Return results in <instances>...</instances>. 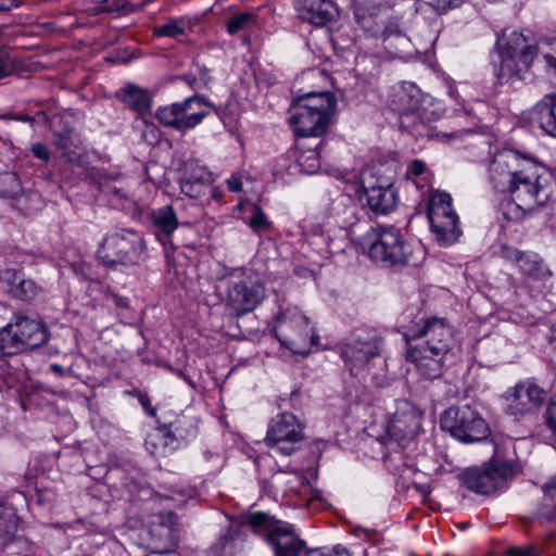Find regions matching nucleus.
I'll use <instances>...</instances> for the list:
<instances>
[{
  "mask_svg": "<svg viewBox=\"0 0 556 556\" xmlns=\"http://www.w3.org/2000/svg\"><path fill=\"white\" fill-rule=\"evenodd\" d=\"M490 179L500 192H507V218H520L525 213L542 206L549 200L552 190L543 169L511 150L495 154L490 165Z\"/></svg>",
  "mask_w": 556,
  "mask_h": 556,
  "instance_id": "obj_1",
  "label": "nucleus"
},
{
  "mask_svg": "<svg viewBox=\"0 0 556 556\" xmlns=\"http://www.w3.org/2000/svg\"><path fill=\"white\" fill-rule=\"evenodd\" d=\"M454 331L446 319L428 317L407 328L406 359L414 363L419 374L430 380L442 375L445 356L451 351Z\"/></svg>",
  "mask_w": 556,
  "mask_h": 556,
  "instance_id": "obj_2",
  "label": "nucleus"
},
{
  "mask_svg": "<svg viewBox=\"0 0 556 556\" xmlns=\"http://www.w3.org/2000/svg\"><path fill=\"white\" fill-rule=\"evenodd\" d=\"M357 24L374 37H380L392 58H410L415 50L410 39L400 29L396 21L387 20L376 0H354Z\"/></svg>",
  "mask_w": 556,
  "mask_h": 556,
  "instance_id": "obj_3",
  "label": "nucleus"
},
{
  "mask_svg": "<svg viewBox=\"0 0 556 556\" xmlns=\"http://www.w3.org/2000/svg\"><path fill=\"white\" fill-rule=\"evenodd\" d=\"M498 64L495 74L501 84L521 78L534 58L536 48L519 31L504 34L497 41Z\"/></svg>",
  "mask_w": 556,
  "mask_h": 556,
  "instance_id": "obj_4",
  "label": "nucleus"
},
{
  "mask_svg": "<svg viewBox=\"0 0 556 556\" xmlns=\"http://www.w3.org/2000/svg\"><path fill=\"white\" fill-rule=\"evenodd\" d=\"M368 255L383 267L415 266L420 261L421 249H415L401 230L388 227L382 228L370 243Z\"/></svg>",
  "mask_w": 556,
  "mask_h": 556,
  "instance_id": "obj_5",
  "label": "nucleus"
},
{
  "mask_svg": "<svg viewBox=\"0 0 556 556\" xmlns=\"http://www.w3.org/2000/svg\"><path fill=\"white\" fill-rule=\"evenodd\" d=\"M49 340L47 326L22 314H15L12 321L0 330V353L14 355L35 350Z\"/></svg>",
  "mask_w": 556,
  "mask_h": 556,
  "instance_id": "obj_6",
  "label": "nucleus"
},
{
  "mask_svg": "<svg viewBox=\"0 0 556 556\" xmlns=\"http://www.w3.org/2000/svg\"><path fill=\"white\" fill-rule=\"evenodd\" d=\"M251 526L264 533L275 556H300L305 549L306 543L292 523L277 520L264 513H255L251 516Z\"/></svg>",
  "mask_w": 556,
  "mask_h": 556,
  "instance_id": "obj_7",
  "label": "nucleus"
},
{
  "mask_svg": "<svg viewBox=\"0 0 556 556\" xmlns=\"http://www.w3.org/2000/svg\"><path fill=\"white\" fill-rule=\"evenodd\" d=\"M275 333L282 345L295 354L307 355L315 344L308 318L296 307H289L277 318Z\"/></svg>",
  "mask_w": 556,
  "mask_h": 556,
  "instance_id": "obj_8",
  "label": "nucleus"
},
{
  "mask_svg": "<svg viewBox=\"0 0 556 556\" xmlns=\"http://www.w3.org/2000/svg\"><path fill=\"white\" fill-rule=\"evenodd\" d=\"M144 242L142 238L128 230L115 232L105 237L98 254L109 267L117 265L131 266L143 258Z\"/></svg>",
  "mask_w": 556,
  "mask_h": 556,
  "instance_id": "obj_9",
  "label": "nucleus"
},
{
  "mask_svg": "<svg viewBox=\"0 0 556 556\" xmlns=\"http://www.w3.org/2000/svg\"><path fill=\"white\" fill-rule=\"evenodd\" d=\"M213 109L214 106L203 97L193 96L160 108L156 111V118L164 126L185 132L201 124Z\"/></svg>",
  "mask_w": 556,
  "mask_h": 556,
  "instance_id": "obj_10",
  "label": "nucleus"
},
{
  "mask_svg": "<svg viewBox=\"0 0 556 556\" xmlns=\"http://www.w3.org/2000/svg\"><path fill=\"white\" fill-rule=\"evenodd\" d=\"M441 428L467 443L482 441L490 434L485 420L468 405L447 408L441 416Z\"/></svg>",
  "mask_w": 556,
  "mask_h": 556,
  "instance_id": "obj_11",
  "label": "nucleus"
},
{
  "mask_svg": "<svg viewBox=\"0 0 556 556\" xmlns=\"http://www.w3.org/2000/svg\"><path fill=\"white\" fill-rule=\"evenodd\" d=\"M428 217L439 244L450 245L460 236L458 216L452 207L448 193L437 191L431 195Z\"/></svg>",
  "mask_w": 556,
  "mask_h": 556,
  "instance_id": "obj_12",
  "label": "nucleus"
},
{
  "mask_svg": "<svg viewBox=\"0 0 556 556\" xmlns=\"http://www.w3.org/2000/svg\"><path fill=\"white\" fill-rule=\"evenodd\" d=\"M304 428L291 413L278 414L271 419L265 443L282 455H292L304 441Z\"/></svg>",
  "mask_w": 556,
  "mask_h": 556,
  "instance_id": "obj_13",
  "label": "nucleus"
},
{
  "mask_svg": "<svg viewBox=\"0 0 556 556\" xmlns=\"http://www.w3.org/2000/svg\"><path fill=\"white\" fill-rule=\"evenodd\" d=\"M510 473V468L500 462L471 467L460 476L463 484L478 494H491L500 489Z\"/></svg>",
  "mask_w": 556,
  "mask_h": 556,
  "instance_id": "obj_14",
  "label": "nucleus"
},
{
  "mask_svg": "<svg viewBox=\"0 0 556 556\" xmlns=\"http://www.w3.org/2000/svg\"><path fill=\"white\" fill-rule=\"evenodd\" d=\"M264 298V287L258 279L243 275L228 290L227 305L231 314L240 316L253 311Z\"/></svg>",
  "mask_w": 556,
  "mask_h": 556,
  "instance_id": "obj_15",
  "label": "nucleus"
},
{
  "mask_svg": "<svg viewBox=\"0 0 556 556\" xmlns=\"http://www.w3.org/2000/svg\"><path fill=\"white\" fill-rule=\"evenodd\" d=\"M340 354L352 375L379 354V341L372 334H354L340 345Z\"/></svg>",
  "mask_w": 556,
  "mask_h": 556,
  "instance_id": "obj_16",
  "label": "nucleus"
},
{
  "mask_svg": "<svg viewBox=\"0 0 556 556\" xmlns=\"http://www.w3.org/2000/svg\"><path fill=\"white\" fill-rule=\"evenodd\" d=\"M363 188L366 193L367 204L377 214H388L394 210L397 203V192L390 177L364 178Z\"/></svg>",
  "mask_w": 556,
  "mask_h": 556,
  "instance_id": "obj_17",
  "label": "nucleus"
},
{
  "mask_svg": "<svg viewBox=\"0 0 556 556\" xmlns=\"http://www.w3.org/2000/svg\"><path fill=\"white\" fill-rule=\"evenodd\" d=\"M420 413L408 402H402L388 425V434L400 445H404L419 431Z\"/></svg>",
  "mask_w": 556,
  "mask_h": 556,
  "instance_id": "obj_18",
  "label": "nucleus"
},
{
  "mask_svg": "<svg viewBox=\"0 0 556 556\" xmlns=\"http://www.w3.org/2000/svg\"><path fill=\"white\" fill-rule=\"evenodd\" d=\"M294 132L301 137H318L324 135L329 126L330 117L294 102L289 118Z\"/></svg>",
  "mask_w": 556,
  "mask_h": 556,
  "instance_id": "obj_19",
  "label": "nucleus"
},
{
  "mask_svg": "<svg viewBox=\"0 0 556 556\" xmlns=\"http://www.w3.org/2000/svg\"><path fill=\"white\" fill-rule=\"evenodd\" d=\"M503 257L516 264L523 276L534 281H546L553 273L535 253L523 252L516 248L503 245Z\"/></svg>",
  "mask_w": 556,
  "mask_h": 556,
  "instance_id": "obj_20",
  "label": "nucleus"
},
{
  "mask_svg": "<svg viewBox=\"0 0 556 556\" xmlns=\"http://www.w3.org/2000/svg\"><path fill=\"white\" fill-rule=\"evenodd\" d=\"M544 391L532 382L518 383L507 396L508 410L522 416L538 409L544 401Z\"/></svg>",
  "mask_w": 556,
  "mask_h": 556,
  "instance_id": "obj_21",
  "label": "nucleus"
},
{
  "mask_svg": "<svg viewBox=\"0 0 556 556\" xmlns=\"http://www.w3.org/2000/svg\"><path fill=\"white\" fill-rule=\"evenodd\" d=\"M298 17L315 26H325L338 15V8L332 0H294Z\"/></svg>",
  "mask_w": 556,
  "mask_h": 556,
  "instance_id": "obj_22",
  "label": "nucleus"
},
{
  "mask_svg": "<svg viewBox=\"0 0 556 556\" xmlns=\"http://www.w3.org/2000/svg\"><path fill=\"white\" fill-rule=\"evenodd\" d=\"M392 109L402 115L419 113L421 109V91L412 83H402L392 88Z\"/></svg>",
  "mask_w": 556,
  "mask_h": 556,
  "instance_id": "obj_23",
  "label": "nucleus"
},
{
  "mask_svg": "<svg viewBox=\"0 0 556 556\" xmlns=\"http://www.w3.org/2000/svg\"><path fill=\"white\" fill-rule=\"evenodd\" d=\"M176 516L173 514L168 515V521L170 525H166L163 521L154 525L149 530L150 541L148 543L149 548L157 554H168L178 545V533L175 529Z\"/></svg>",
  "mask_w": 556,
  "mask_h": 556,
  "instance_id": "obj_24",
  "label": "nucleus"
},
{
  "mask_svg": "<svg viewBox=\"0 0 556 556\" xmlns=\"http://www.w3.org/2000/svg\"><path fill=\"white\" fill-rule=\"evenodd\" d=\"M179 442L173 430L166 426L151 430L146 439V447L150 454L156 457L166 456L178 448Z\"/></svg>",
  "mask_w": 556,
  "mask_h": 556,
  "instance_id": "obj_25",
  "label": "nucleus"
},
{
  "mask_svg": "<svg viewBox=\"0 0 556 556\" xmlns=\"http://www.w3.org/2000/svg\"><path fill=\"white\" fill-rule=\"evenodd\" d=\"M295 102L313 112L323 113L330 118L337 109V99L333 93L328 91L308 92L300 96Z\"/></svg>",
  "mask_w": 556,
  "mask_h": 556,
  "instance_id": "obj_26",
  "label": "nucleus"
},
{
  "mask_svg": "<svg viewBox=\"0 0 556 556\" xmlns=\"http://www.w3.org/2000/svg\"><path fill=\"white\" fill-rule=\"evenodd\" d=\"M18 528V517L15 509L0 503V548L13 542Z\"/></svg>",
  "mask_w": 556,
  "mask_h": 556,
  "instance_id": "obj_27",
  "label": "nucleus"
},
{
  "mask_svg": "<svg viewBox=\"0 0 556 556\" xmlns=\"http://www.w3.org/2000/svg\"><path fill=\"white\" fill-rule=\"evenodd\" d=\"M538 122L548 135L556 137V93L546 96L536 105Z\"/></svg>",
  "mask_w": 556,
  "mask_h": 556,
  "instance_id": "obj_28",
  "label": "nucleus"
},
{
  "mask_svg": "<svg viewBox=\"0 0 556 556\" xmlns=\"http://www.w3.org/2000/svg\"><path fill=\"white\" fill-rule=\"evenodd\" d=\"M122 92V101L139 114H146L151 109L149 92L135 85H127Z\"/></svg>",
  "mask_w": 556,
  "mask_h": 556,
  "instance_id": "obj_29",
  "label": "nucleus"
},
{
  "mask_svg": "<svg viewBox=\"0 0 556 556\" xmlns=\"http://www.w3.org/2000/svg\"><path fill=\"white\" fill-rule=\"evenodd\" d=\"M153 225L165 236H170L178 226V219L170 205L155 210L152 213Z\"/></svg>",
  "mask_w": 556,
  "mask_h": 556,
  "instance_id": "obj_30",
  "label": "nucleus"
},
{
  "mask_svg": "<svg viewBox=\"0 0 556 556\" xmlns=\"http://www.w3.org/2000/svg\"><path fill=\"white\" fill-rule=\"evenodd\" d=\"M296 160L304 173L314 174L320 168V150L318 147L302 149Z\"/></svg>",
  "mask_w": 556,
  "mask_h": 556,
  "instance_id": "obj_31",
  "label": "nucleus"
},
{
  "mask_svg": "<svg viewBox=\"0 0 556 556\" xmlns=\"http://www.w3.org/2000/svg\"><path fill=\"white\" fill-rule=\"evenodd\" d=\"M256 23V17L250 12H240L233 14L227 21V30L230 35L248 29Z\"/></svg>",
  "mask_w": 556,
  "mask_h": 556,
  "instance_id": "obj_32",
  "label": "nucleus"
},
{
  "mask_svg": "<svg viewBox=\"0 0 556 556\" xmlns=\"http://www.w3.org/2000/svg\"><path fill=\"white\" fill-rule=\"evenodd\" d=\"M37 286L31 279H25L23 275L18 278L17 285L9 289V292L16 299L30 301L37 295Z\"/></svg>",
  "mask_w": 556,
  "mask_h": 556,
  "instance_id": "obj_33",
  "label": "nucleus"
},
{
  "mask_svg": "<svg viewBox=\"0 0 556 556\" xmlns=\"http://www.w3.org/2000/svg\"><path fill=\"white\" fill-rule=\"evenodd\" d=\"M251 229L256 233H263L270 229L271 223L267 219L265 213L258 205H253L252 215L248 222Z\"/></svg>",
  "mask_w": 556,
  "mask_h": 556,
  "instance_id": "obj_34",
  "label": "nucleus"
},
{
  "mask_svg": "<svg viewBox=\"0 0 556 556\" xmlns=\"http://www.w3.org/2000/svg\"><path fill=\"white\" fill-rule=\"evenodd\" d=\"M184 178L188 179L189 181L198 182L204 187L212 182L211 173L205 167L198 164H190Z\"/></svg>",
  "mask_w": 556,
  "mask_h": 556,
  "instance_id": "obj_35",
  "label": "nucleus"
},
{
  "mask_svg": "<svg viewBox=\"0 0 556 556\" xmlns=\"http://www.w3.org/2000/svg\"><path fill=\"white\" fill-rule=\"evenodd\" d=\"M544 505L552 508V513L547 514L548 518L556 517V476L552 478L543 488Z\"/></svg>",
  "mask_w": 556,
  "mask_h": 556,
  "instance_id": "obj_36",
  "label": "nucleus"
},
{
  "mask_svg": "<svg viewBox=\"0 0 556 556\" xmlns=\"http://www.w3.org/2000/svg\"><path fill=\"white\" fill-rule=\"evenodd\" d=\"M356 211H357V207L355 204L343 205L342 214L340 216L342 226L345 228H349V233L352 238L356 235V232L354 230V227L357 226Z\"/></svg>",
  "mask_w": 556,
  "mask_h": 556,
  "instance_id": "obj_37",
  "label": "nucleus"
},
{
  "mask_svg": "<svg viewBox=\"0 0 556 556\" xmlns=\"http://www.w3.org/2000/svg\"><path fill=\"white\" fill-rule=\"evenodd\" d=\"M156 36L164 37H177L184 34V28L177 21H169L166 24L160 25L154 28Z\"/></svg>",
  "mask_w": 556,
  "mask_h": 556,
  "instance_id": "obj_38",
  "label": "nucleus"
},
{
  "mask_svg": "<svg viewBox=\"0 0 556 556\" xmlns=\"http://www.w3.org/2000/svg\"><path fill=\"white\" fill-rule=\"evenodd\" d=\"M180 188L181 191L190 198H199L205 189L204 186L199 185L198 182L189 181L186 178H182Z\"/></svg>",
  "mask_w": 556,
  "mask_h": 556,
  "instance_id": "obj_39",
  "label": "nucleus"
},
{
  "mask_svg": "<svg viewBox=\"0 0 556 556\" xmlns=\"http://www.w3.org/2000/svg\"><path fill=\"white\" fill-rule=\"evenodd\" d=\"M464 0H429V4L439 13H445L451 9L459 8Z\"/></svg>",
  "mask_w": 556,
  "mask_h": 556,
  "instance_id": "obj_40",
  "label": "nucleus"
},
{
  "mask_svg": "<svg viewBox=\"0 0 556 556\" xmlns=\"http://www.w3.org/2000/svg\"><path fill=\"white\" fill-rule=\"evenodd\" d=\"M507 556H539V549L533 546H513L507 549Z\"/></svg>",
  "mask_w": 556,
  "mask_h": 556,
  "instance_id": "obj_41",
  "label": "nucleus"
},
{
  "mask_svg": "<svg viewBox=\"0 0 556 556\" xmlns=\"http://www.w3.org/2000/svg\"><path fill=\"white\" fill-rule=\"evenodd\" d=\"M307 556H351L345 547L334 546L331 551L324 552L321 549H308Z\"/></svg>",
  "mask_w": 556,
  "mask_h": 556,
  "instance_id": "obj_42",
  "label": "nucleus"
},
{
  "mask_svg": "<svg viewBox=\"0 0 556 556\" xmlns=\"http://www.w3.org/2000/svg\"><path fill=\"white\" fill-rule=\"evenodd\" d=\"M22 276L21 273L14 270V269H5L1 273V280L7 282L9 286V289L13 288L14 285H17L18 278Z\"/></svg>",
  "mask_w": 556,
  "mask_h": 556,
  "instance_id": "obj_43",
  "label": "nucleus"
},
{
  "mask_svg": "<svg viewBox=\"0 0 556 556\" xmlns=\"http://www.w3.org/2000/svg\"><path fill=\"white\" fill-rule=\"evenodd\" d=\"M71 131L55 134L54 143L58 148L66 150L72 146Z\"/></svg>",
  "mask_w": 556,
  "mask_h": 556,
  "instance_id": "obj_44",
  "label": "nucleus"
},
{
  "mask_svg": "<svg viewBox=\"0 0 556 556\" xmlns=\"http://www.w3.org/2000/svg\"><path fill=\"white\" fill-rule=\"evenodd\" d=\"M545 419L548 425V427L555 431L556 430V396L553 399L551 405L548 406Z\"/></svg>",
  "mask_w": 556,
  "mask_h": 556,
  "instance_id": "obj_45",
  "label": "nucleus"
},
{
  "mask_svg": "<svg viewBox=\"0 0 556 556\" xmlns=\"http://www.w3.org/2000/svg\"><path fill=\"white\" fill-rule=\"evenodd\" d=\"M11 70V62L8 53L3 50H0V79L8 76Z\"/></svg>",
  "mask_w": 556,
  "mask_h": 556,
  "instance_id": "obj_46",
  "label": "nucleus"
},
{
  "mask_svg": "<svg viewBox=\"0 0 556 556\" xmlns=\"http://www.w3.org/2000/svg\"><path fill=\"white\" fill-rule=\"evenodd\" d=\"M31 152L34 153V155L37 159L43 160L46 162L49 161V159H50V153L48 151V148L43 143L37 142V143L33 144Z\"/></svg>",
  "mask_w": 556,
  "mask_h": 556,
  "instance_id": "obj_47",
  "label": "nucleus"
},
{
  "mask_svg": "<svg viewBox=\"0 0 556 556\" xmlns=\"http://www.w3.org/2000/svg\"><path fill=\"white\" fill-rule=\"evenodd\" d=\"M426 170V164L421 160H414L407 169L408 175H413L415 177L420 176Z\"/></svg>",
  "mask_w": 556,
  "mask_h": 556,
  "instance_id": "obj_48",
  "label": "nucleus"
},
{
  "mask_svg": "<svg viewBox=\"0 0 556 556\" xmlns=\"http://www.w3.org/2000/svg\"><path fill=\"white\" fill-rule=\"evenodd\" d=\"M54 498H55V494L51 490H48V489H38L37 490V500L39 503H41V504L50 503V502L54 501Z\"/></svg>",
  "mask_w": 556,
  "mask_h": 556,
  "instance_id": "obj_49",
  "label": "nucleus"
},
{
  "mask_svg": "<svg viewBox=\"0 0 556 556\" xmlns=\"http://www.w3.org/2000/svg\"><path fill=\"white\" fill-rule=\"evenodd\" d=\"M232 543V538L229 533L223 534L216 545L214 546L215 551L222 554L228 545Z\"/></svg>",
  "mask_w": 556,
  "mask_h": 556,
  "instance_id": "obj_50",
  "label": "nucleus"
},
{
  "mask_svg": "<svg viewBox=\"0 0 556 556\" xmlns=\"http://www.w3.org/2000/svg\"><path fill=\"white\" fill-rule=\"evenodd\" d=\"M227 186L229 188L230 191L232 192H238L242 189V181H241V178L237 177V176H231L228 180H227Z\"/></svg>",
  "mask_w": 556,
  "mask_h": 556,
  "instance_id": "obj_51",
  "label": "nucleus"
},
{
  "mask_svg": "<svg viewBox=\"0 0 556 556\" xmlns=\"http://www.w3.org/2000/svg\"><path fill=\"white\" fill-rule=\"evenodd\" d=\"M110 299L114 302V304L118 307H127L128 301L127 299L119 296L117 294H111Z\"/></svg>",
  "mask_w": 556,
  "mask_h": 556,
  "instance_id": "obj_52",
  "label": "nucleus"
},
{
  "mask_svg": "<svg viewBox=\"0 0 556 556\" xmlns=\"http://www.w3.org/2000/svg\"><path fill=\"white\" fill-rule=\"evenodd\" d=\"M50 369L55 372L56 375H60V376H64L66 372H70L71 369H64L61 365L59 364H51L50 365Z\"/></svg>",
  "mask_w": 556,
  "mask_h": 556,
  "instance_id": "obj_53",
  "label": "nucleus"
},
{
  "mask_svg": "<svg viewBox=\"0 0 556 556\" xmlns=\"http://www.w3.org/2000/svg\"><path fill=\"white\" fill-rule=\"evenodd\" d=\"M551 344L554 346V349L556 350V325L553 326L552 330H551Z\"/></svg>",
  "mask_w": 556,
  "mask_h": 556,
  "instance_id": "obj_54",
  "label": "nucleus"
},
{
  "mask_svg": "<svg viewBox=\"0 0 556 556\" xmlns=\"http://www.w3.org/2000/svg\"><path fill=\"white\" fill-rule=\"evenodd\" d=\"M546 62L555 68L556 72V59L549 54L544 55Z\"/></svg>",
  "mask_w": 556,
  "mask_h": 556,
  "instance_id": "obj_55",
  "label": "nucleus"
},
{
  "mask_svg": "<svg viewBox=\"0 0 556 556\" xmlns=\"http://www.w3.org/2000/svg\"><path fill=\"white\" fill-rule=\"evenodd\" d=\"M16 119L22 121V122L33 123L35 121V117L29 116V115H18L16 117Z\"/></svg>",
  "mask_w": 556,
  "mask_h": 556,
  "instance_id": "obj_56",
  "label": "nucleus"
},
{
  "mask_svg": "<svg viewBox=\"0 0 556 556\" xmlns=\"http://www.w3.org/2000/svg\"><path fill=\"white\" fill-rule=\"evenodd\" d=\"M448 94L458 102V93L453 87L448 88Z\"/></svg>",
  "mask_w": 556,
  "mask_h": 556,
  "instance_id": "obj_57",
  "label": "nucleus"
},
{
  "mask_svg": "<svg viewBox=\"0 0 556 556\" xmlns=\"http://www.w3.org/2000/svg\"><path fill=\"white\" fill-rule=\"evenodd\" d=\"M148 403H149V400H148V399H141V404H142L144 407H148Z\"/></svg>",
  "mask_w": 556,
  "mask_h": 556,
  "instance_id": "obj_58",
  "label": "nucleus"
},
{
  "mask_svg": "<svg viewBox=\"0 0 556 556\" xmlns=\"http://www.w3.org/2000/svg\"><path fill=\"white\" fill-rule=\"evenodd\" d=\"M444 137H456V134H443Z\"/></svg>",
  "mask_w": 556,
  "mask_h": 556,
  "instance_id": "obj_59",
  "label": "nucleus"
},
{
  "mask_svg": "<svg viewBox=\"0 0 556 556\" xmlns=\"http://www.w3.org/2000/svg\"><path fill=\"white\" fill-rule=\"evenodd\" d=\"M38 117H45V113L40 112L37 114Z\"/></svg>",
  "mask_w": 556,
  "mask_h": 556,
  "instance_id": "obj_60",
  "label": "nucleus"
},
{
  "mask_svg": "<svg viewBox=\"0 0 556 556\" xmlns=\"http://www.w3.org/2000/svg\"><path fill=\"white\" fill-rule=\"evenodd\" d=\"M365 226L369 229V230H374L371 226H368L366 223H365Z\"/></svg>",
  "mask_w": 556,
  "mask_h": 556,
  "instance_id": "obj_61",
  "label": "nucleus"
},
{
  "mask_svg": "<svg viewBox=\"0 0 556 556\" xmlns=\"http://www.w3.org/2000/svg\"><path fill=\"white\" fill-rule=\"evenodd\" d=\"M553 432L556 434V430H555V431H553Z\"/></svg>",
  "mask_w": 556,
  "mask_h": 556,
  "instance_id": "obj_62",
  "label": "nucleus"
}]
</instances>
